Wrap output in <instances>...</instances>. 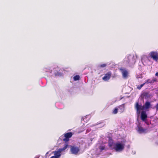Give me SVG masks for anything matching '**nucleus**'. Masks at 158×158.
<instances>
[{
	"label": "nucleus",
	"mask_w": 158,
	"mask_h": 158,
	"mask_svg": "<svg viewBox=\"0 0 158 158\" xmlns=\"http://www.w3.org/2000/svg\"><path fill=\"white\" fill-rule=\"evenodd\" d=\"M148 93L144 92L143 94L142 95L143 97H146L148 96Z\"/></svg>",
	"instance_id": "20"
},
{
	"label": "nucleus",
	"mask_w": 158,
	"mask_h": 158,
	"mask_svg": "<svg viewBox=\"0 0 158 158\" xmlns=\"http://www.w3.org/2000/svg\"><path fill=\"white\" fill-rule=\"evenodd\" d=\"M50 73H52V70H50Z\"/></svg>",
	"instance_id": "24"
},
{
	"label": "nucleus",
	"mask_w": 158,
	"mask_h": 158,
	"mask_svg": "<svg viewBox=\"0 0 158 158\" xmlns=\"http://www.w3.org/2000/svg\"><path fill=\"white\" fill-rule=\"evenodd\" d=\"M155 108L156 110H158V103L155 106Z\"/></svg>",
	"instance_id": "22"
},
{
	"label": "nucleus",
	"mask_w": 158,
	"mask_h": 158,
	"mask_svg": "<svg viewBox=\"0 0 158 158\" xmlns=\"http://www.w3.org/2000/svg\"><path fill=\"white\" fill-rule=\"evenodd\" d=\"M127 62L128 64H134L135 62L133 58L130 56H128Z\"/></svg>",
	"instance_id": "10"
},
{
	"label": "nucleus",
	"mask_w": 158,
	"mask_h": 158,
	"mask_svg": "<svg viewBox=\"0 0 158 158\" xmlns=\"http://www.w3.org/2000/svg\"><path fill=\"white\" fill-rule=\"evenodd\" d=\"M113 142L112 141V142H109V143H108L109 146L110 147H112V145H113Z\"/></svg>",
	"instance_id": "21"
},
{
	"label": "nucleus",
	"mask_w": 158,
	"mask_h": 158,
	"mask_svg": "<svg viewBox=\"0 0 158 158\" xmlns=\"http://www.w3.org/2000/svg\"><path fill=\"white\" fill-rule=\"evenodd\" d=\"M118 110L119 112L121 113H123L124 112L125 109V106L124 104H122L119 106L118 107Z\"/></svg>",
	"instance_id": "14"
},
{
	"label": "nucleus",
	"mask_w": 158,
	"mask_h": 158,
	"mask_svg": "<svg viewBox=\"0 0 158 158\" xmlns=\"http://www.w3.org/2000/svg\"><path fill=\"white\" fill-rule=\"evenodd\" d=\"M146 84V83H144L140 85L139 86H138L137 87V88L139 89H140L141 88Z\"/></svg>",
	"instance_id": "18"
},
{
	"label": "nucleus",
	"mask_w": 158,
	"mask_h": 158,
	"mask_svg": "<svg viewBox=\"0 0 158 158\" xmlns=\"http://www.w3.org/2000/svg\"><path fill=\"white\" fill-rule=\"evenodd\" d=\"M80 79V76L79 75H76L73 77V79L74 81H77Z\"/></svg>",
	"instance_id": "15"
},
{
	"label": "nucleus",
	"mask_w": 158,
	"mask_h": 158,
	"mask_svg": "<svg viewBox=\"0 0 158 158\" xmlns=\"http://www.w3.org/2000/svg\"><path fill=\"white\" fill-rule=\"evenodd\" d=\"M68 146V145L67 144H66L63 148H59L57 151H53V153L57 158H59L61 156V152L65 150L67 148Z\"/></svg>",
	"instance_id": "1"
},
{
	"label": "nucleus",
	"mask_w": 158,
	"mask_h": 158,
	"mask_svg": "<svg viewBox=\"0 0 158 158\" xmlns=\"http://www.w3.org/2000/svg\"><path fill=\"white\" fill-rule=\"evenodd\" d=\"M138 131L139 133L141 134L143 133H146V129H143L142 127L139 126L138 127Z\"/></svg>",
	"instance_id": "12"
},
{
	"label": "nucleus",
	"mask_w": 158,
	"mask_h": 158,
	"mask_svg": "<svg viewBox=\"0 0 158 158\" xmlns=\"http://www.w3.org/2000/svg\"><path fill=\"white\" fill-rule=\"evenodd\" d=\"M155 75L156 76H158V72L156 73Z\"/></svg>",
	"instance_id": "23"
},
{
	"label": "nucleus",
	"mask_w": 158,
	"mask_h": 158,
	"mask_svg": "<svg viewBox=\"0 0 158 158\" xmlns=\"http://www.w3.org/2000/svg\"><path fill=\"white\" fill-rule=\"evenodd\" d=\"M118 111V108H116L113 111L112 113L114 114H116L117 113Z\"/></svg>",
	"instance_id": "17"
},
{
	"label": "nucleus",
	"mask_w": 158,
	"mask_h": 158,
	"mask_svg": "<svg viewBox=\"0 0 158 158\" xmlns=\"http://www.w3.org/2000/svg\"><path fill=\"white\" fill-rule=\"evenodd\" d=\"M157 81V79L156 78H153L152 80H151L150 79H148L145 82L146 83H153L155 82L156 81Z\"/></svg>",
	"instance_id": "13"
},
{
	"label": "nucleus",
	"mask_w": 158,
	"mask_h": 158,
	"mask_svg": "<svg viewBox=\"0 0 158 158\" xmlns=\"http://www.w3.org/2000/svg\"><path fill=\"white\" fill-rule=\"evenodd\" d=\"M106 65L107 64H103L99 65L98 66V67L100 68H104L106 66Z\"/></svg>",
	"instance_id": "16"
},
{
	"label": "nucleus",
	"mask_w": 158,
	"mask_h": 158,
	"mask_svg": "<svg viewBox=\"0 0 158 158\" xmlns=\"http://www.w3.org/2000/svg\"><path fill=\"white\" fill-rule=\"evenodd\" d=\"M135 107L137 113L139 114L140 113V110H143L144 109L143 106H141V105H139L138 102H136Z\"/></svg>",
	"instance_id": "6"
},
{
	"label": "nucleus",
	"mask_w": 158,
	"mask_h": 158,
	"mask_svg": "<svg viewBox=\"0 0 158 158\" xmlns=\"http://www.w3.org/2000/svg\"><path fill=\"white\" fill-rule=\"evenodd\" d=\"M99 149L101 151H102V150L105 149V146H100L99 147Z\"/></svg>",
	"instance_id": "19"
},
{
	"label": "nucleus",
	"mask_w": 158,
	"mask_h": 158,
	"mask_svg": "<svg viewBox=\"0 0 158 158\" xmlns=\"http://www.w3.org/2000/svg\"><path fill=\"white\" fill-rule=\"evenodd\" d=\"M124 148V145L120 143H116L114 144V149L116 152H120Z\"/></svg>",
	"instance_id": "3"
},
{
	"label": "nucleus",
	"mask_w": 158,
	"mask_h": 158,
	"mask_svg": "<svg viewBox=\"0 0 158 158\" xmlns=\"http://www.w3.org/2000/svg\"><path fill=\"white\" fill-rule=\"evenodd\" d=\"M149 55L150 57L154 61L157 62L158 61V52L153 51L150 52Z\"/></svg>",
	"instance_id": "2"
},
{
	"label": "nucleus",
	"mask_w": 158,
	"mask_h": 158,
	"mask_svg": "<svg viewBox=\"0 0 158 158\" xmlns=\"http://www.w3.org/2000/svg\"><path fill=\"white\" fill-rule=\"evenodd\" d=\"M112 73L111 72H108L105 74L104 77L102 78V80L104 81H108L111 76Z\"/></svg>",
	"instance_id": "7"
},
{
	"label": "nucleus",
	"mask_w": 158,
	"mask_h": 158,
	"mask_svg": "<svg viewBox=\"0 0 158 158\" xmlns=\"http://www.w3.org/2000/svg\"><path fill=\"white\" fill-rule=\"evenodd\" d=\"M144 109H147L151 106L150 102H146L145 104L143 105Z\"/></svg>",
	"instance_id": "11"
},
{
	"label": "nucleus",
	"mask_w": 158,
	"mask_h": 158,
	"mask_svg": "<svg viewBox=\"0 0 158 158\" xmlns=\"http://www.w3.org/2000/svg\"><path fill=\"white\" fill-rule=\"evenodd\" d=\"M70 150L72 154L76 155L80 150V147L73 145L71 146Z\"/></svg>",
	"instance_id": "5"
},
{
	"label": "nucleus",
	"mask_w": 158,
	"mask_h": 158,
	"mask_svg": "<svg viewBox=\"0 0 158 158\" xmlns=\"http://www.w3.org/2000/svg\"><path fill=\"white\" fill-rule=\"evenodd\" d=\"M73 135L72 133L71 132H68L64 134V138L63 140L65 142H67L69 140V139L71 138Z\"/></svg>",
	"instance_id": "4"
},
{
	"label": "nucleus",
	"mask_w": 158,
	"mask_h": 158,
	"mask_svg": "<svg viewBox=\"0 0 158 158\" xmlns=\"http://www.w3.org/2000/svg\"><path fill=\"white\" fill-rule=\"evenodd\" d=\"M141 119L143 121H145L147 118V115L145 111H142L141 113Z\"/></svg>",
	"instance_id": "9"
},
{
	"label": "nucleus",
	"mask_w": 158,
	"mask_h": 158,
	"mask_svg": "<svg viewBox=\"0 0 158 158\" xmlns=\"http://www.w3.org/2000/svg\"><path fill=\"white\" fill-rule=\"evenodd\" d=\"M119 70L122 72L123 77L125 78H127L128 74V71L125 69L122 68L120 69Z\"/></svg>",
	"instance_id": "8"
}]
</instances>
